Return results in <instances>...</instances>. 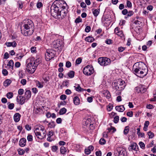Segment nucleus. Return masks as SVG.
Segmentation results:
<instances>
[{
  "label": "nucleus",
  "instance_id": "obj_1",
  "mask_svg": "<svg viewBox=\"0 0 156 156\" xmlns=\"http://www.w3.org/2000/svg\"><path fill=\"white\" fill-rule=\"evenodd\" d=\"M139 63H136L134 65L133 69L135 74L140 77L145 76L147 72V68L146 66L142 62Z\"/></svg>",
  "mask_w": 156,
  "mask_h": 156
},
{
  "label": "nucleus",
  "instance_id": "obj_2",
  "mask_svg": "<svg viewBox=\"0 0 156 156\" xmlns=\"http://www.w3.org/2000/svg\"><path fill=\"white\" fill-rule=\"evenodd\" d=\"M29 62L27 66L26 69L30 73H33L35 71L37 66L41 63L40 59L39 58L31 57L27 60Z\"/></svg>",
  "mask_w": 156,
  "mask_h": 156
},
{
  "label": "nucleus",
  "instance_id": "obj_3",
  "mask_svg": "<svg viewBox=\"0 0 156 156\" xmlns=\"http://www.w3.org/2000/svg\"><path fill=\"white\" fill-rule=\"evenodd\" d=\"M27 22L21 28V33L25 36H29L32 35L34 30L33 23L30 20H27Z\"/></svg>",
  "mask_w": 156,
  "mask_h": 156
},
{
  "label": "nucleus",
  "instance_id": "obj_4",
  "mask_svg": "<svg viewBox=\"0 0 156 156\" xmlns=\"http://www.w3.org/2000/svg\"><path fill=\"white\" fill-rule=\"evenodd\" d=\"M98 62L101 66H103L109 65L111 62L110 59L105 57L99 58L98 59Z\"/></svg>",
  "mask_w": 156,
  "mask_h": 156
},
{
  "label": "nucleus",
  "instance_id": "obj_5",
  "mask_svg": "<svg viewBox=\"0 0 156 156\" xmlns=\"http://www.w3.org/2000/svg\"><path fill=\"white\" fill-rule=\"evenodd\" d=\"M60 9L55 6L54 4H53L51 8V15L56 18L58 17Z\"/></svg>",
  "mask_w": 156,
  "mask_h": 156
},
{
  "label": "nucleus",
  "instance_id": "obj_6",
  "mask_svg": "<svg viewBox=\"0 0 156 156\" xmlns=\"http://www.w3.org/2000/svg\"><path fill=\"white\" fill-rule=\"evenodd\" d=\"M94 72L93 67L91 65H88L83 69V73L87 76H90Z\"/></svg>",
  "mask_w": 156,
  "mask_h": 156
},
{
  "label": "nucleus",
  "instance_id": "obj_7",
  "mask_svg": "<svg viewBox=\"0 0 156 156\" xmlns=\"http://www.w3.org/2000/svg\"><path fill=\"white\" fill-rule=\"evenodd\" d=\"M53 4H54L55 6L61 10L62 9H66L67 5L66 3L63 1H55Z\"/></svg>",
  "mask_w": 156,
  "mask_h": 156
},
{
  "label": "nucleus",
  "instance_id": "obj_8",
  "mask_svg": "<svg viewBox=\"0 0 156 156\" xmlns=\"http://www.w3.org/2000/svg\"><path fill=\"white\" fill-rule=\"evenodd\" d=\"M55 56L54 51L48 49L45 54V58L46 60L48 61L53 58Z\"/></svg>",
  "mask_w": 156,
  "mask_h": 156
},
{
  "label": "nucleus",
  "instance_id": "obj_9",
  "mask_svg": "<svg viewBox=\"0 0 156 156\" xmlns=\"http://www.w3.org/2000/svg\"><path fill=\"white\" fill-rule=\"evenodd\" d=\"M52 46L53 48L58 49L60 51L62 49L63 47V42L59 40L54 41L52 44Z\"/></svg>",
  "mask_w": 156,
  "mask_h": 156
},
{
  "label": "nucleus",
  "instance_id": "obj_10",
  "mask_svg": "<svg viewBox=\"0 0 156 156\" xmlns=\"http://www.w3.org/2000/svg\"><path fill=\"white\" fill-rule=\"evenodd\" d=\"M67 14V11L66 9H61L59 10L58 17L57 18H62L65 17Z\"/></svg>",
  "mask_w": 156,
  "mask_h": 156
},
{
  "label": "nucleus",
  "instance_id": "obj_11",
  "mask_svg": "<svg viewBox=\"0 0 156 156\" xmlns=\"http://www.w3.org/2000/svg\"><path fill=\"white\" fill-rule=\"evenodd\" d=\"M117 151L119 154L118 156H127V152L124 149L119 148Z\"/></svg>",
  "mask_w": 156,
  "mask_h": 156
},
{
  "label": "nucleus",
  "instance_id": "obj_12",
  "mask_svg": "<svg viewBox=\"0 0 156 156\" xmlns=\"http://www.w3.org/2000/svg\"><path fill=\"white\" fill-rule=\"evenodd\" d=\"M27 99L23 96H20L17 98V101L18 103L20 105H22L24 104Z\"/></svg>",
  "mask_w": 156,
  "mask_h": 156
},
{
  "label": "nucleus",
  "instance_id": "obj_13",
  "mask_svg": "<svg viewBox=\"0 0 156 156\" xmlns=\"http://www.w3.org/2000/svg\"><path fill=\"white\" fill-rule=\"evenodd\" d=\"M129 151L134 150L135 151H137L138 149V146L136 143H133L131 144L128 148Z\"/></svg>",
  "mask_w": 156,
  "mask_h": 156
},
{
  "label": "nucleus",
  "instance_id": "obj_14",
  "mask_svg": "<svg viewBox=\"0 0 156 156\" xmlns=\"http://www.w3.org/2000/svg\"><path fill=\"white\" fill-rule=\"evenodd\" d=\"M34 132L37 138L41 140L45 138L44 134H43V135H42L41 133L38 131H35V130H34Z\"/></svg>",
  "mask_w": 156,
  "mask_h": 156
},
{
  "label": "nucleus",
  "instance_id": "obj_15",
  "mask_svg": "<svg viewBox=\"0 0 156 156\" xmlns=\"http://www.w3.org/2000/svg\"><path fill=\"white\" fill-rule=\"evenodd\" d=\"M21 116V115L19 113H16L13 117L14 121L16 122H18L20 120Z\"/></svg>",
  "mask_w": 156,
  "mask_h": 156
},
{
  "label": "nucleus",
  "instance_id": "obj_16",
  "mask_svg": "<svg viewBox=\"0 0 156 156\" xmlns=\"http://www.w3.org/2000/svg\"><path fill=\"white\" fill-rule=\"evenodd\" d=\"M26 140L25 138H22L21 139L19 143V145L21 147H24L26 144Z\"/></svg>",
  "mask_w": 156,
  "mask_h": 156
},
{
  "label": "nucleus",
  "instance_id": "obj_17",
  "mask_svg": "<svg viewBox=\"0 0 156 156\" xmlns=\"http://www.w3.org/2000/svg\"><path fill=\"white\" fill-rule=\"evenodd\" d=\"M92 11L94 16L96 17L100 13V9H92Z\"/></svg>",
  "mask_w": 156,
  "mask_h": 156
},
{
  "label": "nucleus",
  "instance_id": "obj_18",
  "mask_svg": "<svg viewBox=\"0 0 156 156\" xmlns=\"http://www.w3.org/2000/svg\"><path fill=\"white\" fill-rule=\"evenodd\" d=\"M115 85V88L116 90H122L124 89V87L123 86H121L119 85H118L117 84V83H114Z\"/></svg>",
  "mask_w": 156,
  "mask_h": 156
},
{
  "label": "nucleus",
  "instance_id": "obj_19",
  "mask_svg": "<svg viewBox=\"0 0 156 156\" xmlns=\"http://www.w3.org/2000/svg\"><path fill=\"white\" fill-rule=\"evenodd\" d=\"M25 96L27 100H28L31 96V92L30 90H27L25 93Z\"/></svg>",
  "mask_w": 156,
  "mask_h": 156
},
{
  "label": "nucleus",
  "instance_id": "obj_20",
  "mask_svg": "<svg viewBox=\"0 0 156 156\" xmlns=\"http://www.w3.org/2000/svg\"><path fill=\"white\" fill-rule=\"evenodd\" d=\"M115 109L117 111L119 112H123L125 110V108L123 105L117 106L115 107Z\"/></svg>",
  "mask_w": 156,
  "mask_h": 156
},
{
  "label": "nucleus",
  "instance_id": "obj_21",
  "mask_svg": "<svg viewBox=\"0 0 156 156\" xmlns=\"http://www.w3.org/2000/svg\"><path fill=\"white\" fill-rule=\"evenodd\" d=\"M75 85L76 86H74V87H75L76 91L78 92H81L86 90L82 88L79 84H75Z\"/></svg>",
  "mask_w": 156,
  "mask_h": 156
},
{
  "label": "nucleus",
  "instance_id": "obj_22",
  "mask_svg": "<svg viewBox=\"0 0 156 156\" xmlns=\"http://www.w3.org/2000/svg\"><path fill=\"white\" fill-rule=\"evenodd\" d=\"M115 83H117V84H118V85H119L121 86H123L124 87H125V82L121 79H119L117 82H115Z\"/></svg>",
  "mask_w": 156,
  "mask_h": 156
},
{
  "label": "nucleus",
  "instance_id": "obj_23",
  "mask_svg": "<svg viewBox=\"0 0 156 156\" xmlns=\"http://www.w3.org/2000/svg\"><path fill=\"white\" fill-rule=\"evenodd\" d=\"M115 83H117V84H118V85H119L121 86H123L124 87H125V82L121 79H119L117 82H115Z\"/></svg>",
  "mask_w": 156,
  "mask_h": 156
},
{
  "label": "nucleus",
  "instance_id": "obj_24",
  "mask_svg": "<svg viewBox=\"0 0 156 156\" xmlns=\"http://www.w3.org/2000/svg\"><path fill=\"white\" fill-rule=\"evenodd\" d=\"M73 102L75 105H77L80 103V100L77 96L73 98Z\"/></svg>",
  "mask_w": 156,
  "mask_h": 156
},
{
  "label": "nucleus",
  "instance_id": "obj_25",
  "mask_svg": "<svg viewBox=\"0 0 156 156\" xmlns=\"http://www.w3.org/2000/svg\"><path fill=\"white\" fill-rule=\"evenodd\" d=\"M95 39L93 37L89 36L85 38V40L88 42H92L94 41Z\"/></svg>",
  "mask_w": 156,
  "mask_h": 156
},
{
  "label": "nucleus",
  "instance_id": "obj_26",
  "mask_svg": "<svg viewBox=\"0 0 156 156\" xmlns=\"http://www.w3.org/2000/svg\"><path fill=\"white\" fill-rule=\"evenodd\" d=\"M45 129L44 127L41 125H39L38 127V128H36L35 129V131H38L40 130L41 131H44V132H45Z\"/></svg>",
  "mask_w": 156,
  "mask_h": 156
},
{
  "label": "nucleus",
  "instance_id": "obj_27",
  "mask_svg": "<svg viewBox=\"0 0 156 156\" xmlns=\"http://www.w3.org/2000/svg\"><path fill=\"white\" fill-rule=\"evenodd\" d=\"M6 45L8 47L12 46L13 47H15L17 45L16 42L14 41L12 42H8L6 43Z\"/></svg>",
  "mask_w": 156,
  "mask_h": 156
},
{
  "label": "nucleus",
  "instance_id": "obj_28",
  "mask_svg": "<svg viewBox=\"0 0 156 156\" xmlns=\"http://www.w3.org/2000/svg\"><path fill=\"white\" fill-rule=\"evenodd\" d=\"M91 120L90 119H84L83 120L84 125L86 126L90 125Z\"/></svg>",
  "mask_w": 156,
  "mask_h": 156
},
{
  "label": "nucleus",
  "instance_id": "obj_29",
  "mask_svg": "<svg viewBox=\"0 0 156 156\" xmlns=\"http://www.w3.org/2000/svg\"><path fill=\"white\" fill-rule=\"evenodd\" d=\"M67 151L65 147L62 146L60 148V152L62 154H65Z\"/></svg>",
  "mask_w": 156,
  "mask_h": 156
},
{
  "label": "nucleus",
  "instance_id": "obj_30",
  "mask_svg": "<svg viewBox=\"0 0 156 156\" xmlns=\"http://www.w3.org/2000/svg\"><path fill=\"white\" fill-rule=\"evenodd\" d=\"M12 82V81L9 79H6L4 82V85L5 87H8Z\"/></svg>",
  "mask_w": 156,
  "mask_h": 156
},
{
  "label": "nucleus",
  "instance_id": "obj_31",
  "mask_svg": "<svg viewBox=\"0 0 156 156\" xmlns=\"http://www.w3.org/2000/svg\"><path fill=\"white\" fill-rule=\"evenodd\" d=\"M137 134L139 137H143L145 136L144 134V133H140V128H138L137 129Z\"/></svg>",
  "mask_w": 156,
  "mask_h": 156
},
{
  "label": "nucleus",
  "instance_id": "obj_32",
  "mask_svg": "<svg viewBox=\"0 0 156 156\" xmlns=\"http://www.w3.org/2000/svg\"><path fill=\"white\" fill-rule=\"evenodd\" d=\"M103 94L104 96L108 99H109L110 98L111 95L110 92L108 90L105 91L103 93Z\"/></svg>",
  "mask_w": 156,
  "mask_h": 156
},
{
  "label": "nucleus",
  "instance_id": "obj_33",
  "mask_svg": "<svg viewBox=\"0 0 156 156\" xmlns=\"http://www.w3.org/2000/svg\"><path fill=\"white\" fill-rule=\"evenodd\" d=\"M36 85L38 88H42L43 87V82L42 83H41L39 81L36 80L35 81Z\"/></svg>",
  "mask_w": 156,
  "mask_h": 156
},
{
  "label": "nucleus",
  "instance_id": "obj_34",
  "mask_svg": "<svg viewBox=\"0 0 156 156\" xmlns=\"http://www.w3.org/2000/svg\"><path fill=\"white\" fill-rule=\"evenodd\" d=\"M75 72L73 71H70L67 73L69 77L70 78H73L74 77Z\"/></svg>",
  "mask_w": 156,
  "mask_h": 156
},
{
  "label": "nucleus",
  "instance_id": "obj_35",
  "mask_svg": "<svg viewBox=\"0 0 156 156\" xmlns=\"http://www.w3.org/2000/svg\"><path fill=\"white\" fill-rule=\"evenodd\" d=\"M7 66H8L9 68H11V69H12L14 66V62L13 60H10L8 63Z\"/></svg>",
  "mask_w": 156,
  "mask_h": 156
},
{
  "label": "nucleus",
  "instance_id": "obj_36",
  "mask_svg": "<svg viewBox=\"0 0 156 156\" xmlns=\"http://www.w3.org/2000/svg\"><path fill=\"white\" fill-rule=\"evenodd\" d=\"M66 109L64 108H61L59 112V114L62 115L65 114L66 112Z\"/></svg>",
  "mask_w": 156,
  "mask_h": 156
},
{
  "label": "nucleus",
  "instance_id": "obj_37",
  "mask_svg": "<svg viewBox=\"0 0 156 156\" xmlns=\"http://www.w3.org/2000/svg\"><path fill=\"white\" fill-rule=\"evenodd\" d=\"M127 14V16L125 17V18H126L128 17H130L133 16L134 14V12L132 11H129Z\"/></svg>",
  "mask_w": 156,
  "mask_h": 156
},
{
  "label": "nucleus",
  "instance_id": "obj_38",
  "mask_svg": "<svg viewBox=\"0 0 156 156\" xmlns=\"http://www.w3.org/2000/svg\"><path fill=\"white\" fill-rule=\"evenodd\" d=\"M129 131V126H126L125 127L123 133L125 135H126Z\"/></svg>",
  "mask_w": 156,
  "mask_h": 156
},
{
  "label": "nucleus",
  "instance_id": "obj_39",
  "mask_svg": "<svg viewBox=\"0 0 156 156\" xmlns=\"http://www.w3.org/2000/svg\"><path fill=\"white\" fill-rule=\"evenodd\" d=\"M48 127L50 128H54L55 126V123L54 122H49L48 124Z\"/></svg>",
  "mask_w": 156,
  "mask_h": 156
},
{
  "label": "nucleus",
  "instance_id": "obj_40",
  "mask_svg": "<svg viewBox=\"0 0 156 156\" xmlns=\"http://www.w3.org/2000/svg\"><path fill=\"white\" fill-rule=\"evenodd\" d=\"M18 153L20 155H23L25 152V151L24 150L22 149L19 148L18 150Z\"/></svg>",
  "mask_w": 156,
  "mask_h": 156
},
{
  "label": "nucleus",
  "instance_id": "obj_41",
  "mask_svg": "<svg viewBox=\"0 0 156 156\" xmlns=\"http://www.w3.org/2000/svg\"><path fill=\"white\" fill-rule=\"evenodd\" d=\"M17 5L18 7L20 9H22L23 8V3L22 2L20 1H18L17 2Z\"/></svg>",
  "mask_w": 156,
  "mask_h": 156
},
{
  "label": "nucleus",
  "instance_id": "obj_42",
  "mask_svg": "<svg viewBox=\"0 0 156 156\" xmlns=\"http://www.w3.org/2000/svg\"><path fill=\"white\" fill-rule=\"evenodd\" d=\"M105 43L108 44H112L113 43V41L111 39H107L105 41Z\"/></svg>",
  "mask_w": 156,
  "mask_h": 156
},
{
  "label": "nucleus",
  "instance_id": "obj_43",
  "mask_svg": "<svg viewBox=\"0 0 156 156\" xmlns=\"http://www.w3.org/2000/svg\"><path fill=\"white\" fill-rule=\"evenodd\" d=\"M148 135L149 136V138H152L154 136V133L151 131H149L147 133Z\"/></svg>",
  "mask_w": 156,
  "mask_h": 156
},
{
  "label": "nucleus",
  "instance_id": "obj_44",
  "mask_svg": "<svg viewBox=\"0 0 156 156\" xmlns=\"http://www.w3.org/2000/svg\"><path fill=\"white\" fill-rule=\"evenodd\" d=\"M99 144L101 145L104 144L106 143V141L104 138H101L99 141Z\"/></svg>",
  "mask_w": 156,
  "mask_h": 156
},
{
  "label": "nucleus",
  "instance_id": "obj_45",
  "mask_svg": "<svg viewBox=\"0 0 156 156\" xmlns=\"http://www.w3.org/2000/svg\"><path fill=\"white\" fill-rule=\"evenodd\" d=\"M13 96V94L12 92H9L7 94V97L8 98H12Z\"/></svg>",
  "mask_w": 156,
  "mask_h": 156
},
{
  "label": "nucleus",
  "instance_id": "obj_46",
  "mask_svg": "<svg viewBox=\"0 0 156 156\" xmlns=\"http://www.w3.org/2000/svg\"><path fill=\"white\" fill-rule=\"evenodd\" d=\"M58 149V147L56 146H53L51 147V150L52 151L55 152Z\"/></svg>",
  "mask_w": 156,
  "mask_h": 156
},
{
  "label": "nucleus",
  "instance_id": "obj_47",
  "mask_svg": "<svg viewBox=\"0 0 156 156\" xmlns=\"http://www.w3.org/2000/svg\"><path fill=\"white\" fill-rule=\"evenodd\" d=\"M119 120V117L118 116H115L114 119V122L115 123H117L118 122Z\"/></svg>",
  "mask_w": 156,
  "mask_h": 156
},
{
  "label": "nucleus",
  "instance_id": "obj_48",
  "mask_svg": "<svg viewBox=\"0 0 156 156\" xmlns=\"http://www.w3.org/2000/svg\"><path fill=\"white\" fill-rule=\"evenodd\" d=\"M139 145L140 147L142 149H144L145 148V144L144 143L142 142H140L139 143Z\"/></svg>",
  "mask_w": 156,
  "mask_h": 156
},
{
  "label": "nucleus",
  "instance_id": "obj_49",
  "mask_svg": "<svg viewBox=\"0 0 156 156\" xmlns=\"http://www.w3.org/2000/svg\"><path fill=\"white\" fill-rule=\"evenodd\" d=\"M135 90L138 93L140 92L141 91V86H139L135 87Z\"/></svg>",
  "mask_w": 156,
  "mask_h": 156
},
{
  "label": "nucleus",
  "instance_id": "obj_50",
  "mask_svg": "<svg viewBox=\"0 0 156 156\" xmlns=\"http://www.w3.org/2000/svg\"><path fill=\"white\" fill-rule=\"evenodd\" d=\"M108 133H109L111 132L112 130V132H114L116 131V129L114 127H113L111 126V128H108Z\"/></svg>",
  "mask_w": 156,
  "mask_h": 156
},
{
  "label": "nucleus",
  "instance_id": "obj_51",
  "mask_svg": "<svg viewBox=\"0 0 156 156\" xmlns=\"http://www.w3.org/2000/svg\"><path fill=\"white\" fill-rule=\"evenodd\" d=\"M14 105L13 103H12L10 104L8 106V108L10 109H12L14 107Z\"/></svg>",
  "mask_w": 156,
  "mask_h": 156
},
{
  "label": "nucleus",
  "instance_id": "obj_52",
  "mask_svg": "<svg viewBox=\"0 0 156 156\" xmlns=\"http://www.w3.org/2000/svg\"><path fill=\"white\" fill-rule=\"evenodd\" d=\"M27 140L28 141H32L33 140V136L31 135H28L27 136Z\"/></svg>",
  "mask_w": 156,
  "mask_h": 156
},
{
  "label": "nucleus",
  "instance_id": "obj_53",
  "mask_svg": "<svg viewBox=\"0 0 156 156\" xmlns=\"http://www.w3.org/2000/svg\"><path fill=\"white\" fill-rule=\"evenodd\" d=\"M22 54L21 53L16 54V56H17L16 58L17 59H21L23 56L22 55Z\"/></svg>",
  "mask_w": 156,
  "mask_h": 156
},
{
  "label": "nucleus",
  "instance_id": "obj_54",
  "mask_svg": "<svg viewBox=\"0 0 156 156\" xmlns=\"http://www.w3.org/2000/svg\"><path fill=\"white\" fill-rule=\"evenodd\" d=\"M113 106L111 104H109L107 106V109L109 111H111L112 109Z\"/></svg>",
  "mask_w": 156,
  "mask_h": 156
},
{
  "label": "nucleus",
  "instance_id": "obj_55",
  "mask_svg": "<svg viewBox=\"0 0 156 156\" xmlns=\"http://www.w3.org/2000/svg\"><path fill=\"white\" fill-rule=\"evenodd\" d=\"M2 74L5 76H7L8 74V72L5 69H3L2 71Z\"/></svg>",
  "mask_w": 156,
  "mask_h": 156
},
{
  "label": "nucleus",
  "instance_id": "obj_56",
  "mask_svg": "<svg viewBox=\"0 0 156 156\" xmlns=\"http://www.w3.org/2000/svg\"><path fill=\"white\" fill-rule=\"evenodd\" d=\"M91 30V27L89 26H87L85 29V31L86 32L88 33Z\"/></svg>",
  "mask_w": 156,
  "mask_h": 156
},
{
  "label": "nucleus",
  "instance_id": "obj_57",
  "mask_svg": "<svg viewBox=\"0 0 156 156\" xmlns=\"http://www.w3.org/2000/svg\"><path fill=\"white\" fill-rule=\"evenodd\" d=\"M82 21V19L80 17L77 18L75 21V23H79Z\"/></svg>",
  "mask_w": 156,
  "mask_h": 156
},
{
  "label": "nucleus",
  "instance_id": "obj_58",
  "mask_svg": "<svg viewBox=\"0 0 156 156\" xmlns=\"http://www.w3.org/2000/svg\"><path fill=\"white\" fill-rule=\"evenodd\" d=\"M71 66V63L69 61H67L66 63V66L67 68H69Z\"/></svg>",
  "mask_w": 156,
  "mask_h": 156
},
{
  "label": "nucleus",
  "instance_id": "obj_59",
  "mask_svg": "<svg viewBox=\"0 0 156 156\" xmlns=\"http://www.w3.org/2000/svg\"><path fill=\"white\" fill-rule=\"evenodd\" d=\"M20 83L23 85H25L27 83L26 80L25 79H22L20 81Z\"/></svg>",
  "mask_w": 156,
  "mask_h": 156
},
{
  "label": "nucleus",
  "instance_id": "obj_60",
  "mask_svg": "<svg viewBox=\"0 0 156 156\" xmlns=\"http://www.w3.org/2000/svg\"><path fill=\"white\" fill-rule=\"evenodd\" d=\"M82 61V59L80 58H78L76 60V62L77 64H80Z\"/></svg>",
  "mask_w": 156,
  "mask_h": 156
},
{
  "label": "nucleus",
  "instance_id": "obj_61",
  "mask_svg": "<svg viewBox=\"0 0 156 156\" xmlns=\"http://www.w3.org/2000/svg\"><path fill=\"white\" fill-rule=\"evenodd\" d=\"M84 151L85 154H89L90 153L91 151H90V149H89L88 148L85 149Z\"/></svg>",
  "mask_w": 156,
  "mask_h": 156
},
{
  "label": "nucleus",
  "instance_id": "obj_62",
  "mask_svg": "<svg viewBox=\"0 0 156 156\" xmlns=\"http://www.w3.org/2000/svg\"><path fill=\"white\" fill-rule=\"evenodd\" d=\"M31 51L32 53H35L36 52V48L34 47H32L31 48Z\"/></svg>",
  "mask_w": 156,
  "mask_h": 156
},
{
  "label": "nucleus",
  "instance_id": "obj_63",
  "mask_svg": "<svg viewBox=\"0 0 156 156\" xmlns=\"http://www.w3.org/2000/svg\"><path fill=\"white\" fill-rule=\"evenodd\" d=\"M23 92L24 90L23 89H19L18 91V94L20 95L23 94Z\"/></svg>",
  "mask_w": 156,
  "mask_h": 156
},
{
  "label": "nucleus",
  "instance_id": "obj_64",
  "mask_svg": "<svg viewBox=\"0 0 156 156\" xmlns=\"http://www.w3.org/2000/svg\"><path fill=\"white\" fill-rule=\"evenodd\" d=\"M126 5L128 8H130L132 7V3L130 2L127 1L126 2Z\"/></svg>",
  "mask_w": 156,
  "mask_h": 156
}]
</instances>
